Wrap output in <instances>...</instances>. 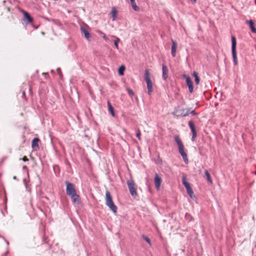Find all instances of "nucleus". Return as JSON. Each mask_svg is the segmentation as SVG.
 <instances>
[{"instance_id": "f257e3e1", "label": "nucleus", "mask_w": 256, "mask_h": 256, "mask_svg": "<svg viewBox=\"0 0 256 256\" xmlns=\"http://www.w3.org/2000/svg\"><path fill=\"white\" fill-rule=\"evenodd\" d=\"M174 140L176 142L178 148V151L180 155L182 156L183 160L186 164H188V160L187 156L186 153L184 152V148L182 142L181 140L179 138L178 136H176L174 137Z\"/></svg>"}, {"instance_id": "f03ea898", "label": "nucleus", "mask_w": 256, "mask_h": 256, "mask_svg": "<svg viewBox=\"0 0 256 256\" xmlns=\"http://www.w3.org/2000/svg\"><path fill=\"white\" fill-rule=\"evenodd\" d=\"M106 206L112 210L113 212H116L117 207L114 204L112 201V197L110 192L108 190H106Z\"/></svg>"}, {"instance_id": "7ed1b4c3", "label": "nucleus", "mask_w": 256, "mask_h": 256, "mask_svg": "<svg viewBox=\"0 0 256 256\" xmlns=\"http://www.w3.org/2000/svg\"><path fill=\"white\" fill-rule=\"evenodd\" d=\"M232 54L233 57L234 62L235 66L238 64V60L236 57V39L234 36H232Z\"/></svg>"}, {"instance_id": "20e7f679", "label": "nucleus", "mask_w": 256, "mask_h": 256, "mask_svg": "<svg viewBox=\"0 0 256 256\" xmlns=\"http://www.w3.org/2000/svg\"><path fill=\"white\" fill-rule=\"evenodd\" d=\"M127 184L131 195L134 197L136 196H137L136 188L134 181L132 180H128Z\"/></svg>"}, {"instance_id": "39448f33", "label": "nucleus", "mask_w": 256, "mask_h": 256, "mask_svg": "<svg viewBox=\"0 0 256 256\" xmlns=\"http://www.w3.org/2000/svg\"><path fill=\"white\" fill-rule=\"evenodd\" d=\"M182 184L184 186L188 194L190 196L191 198L194 197V192L192 188L190 187V184L187 182L186 176H182Z\"/></svg>"}, {"instance_id": "423d86ee", "label": "nucleus", "mask_w": 256, "mask_h": 256, "mask_svg": "<svg viewBox=\"0 0 256 256\" xmlns=\"http://www.w3.org/2000/svg\"><path fill=\"white\" fill-rule=\"evenodd\" d=\"M66 193L68 196H70L76 192V190L74 188V186L72 183L66 181Z\"/></svg>"}, {"instance_id": "0eeeda50", "label": "nucleus", "mask_w": 256, "mask_h": 256, "mask_svg": "<svg viewBox=\"0 0 256 256\" xmlns=\"http://www.w3.org/2000/svg\"><path fill=\"white\" fill-rule=\"evenodd\" d=\"M188 126L191 130L192 132V142L195 140V139L196 137L197 133L195 125L192 121H189L188 122Z\"/></svg>"}, {"instance_id": "6e6552de", "label": "nucleus", "mask_w": 256, "mask_h": 256, "mask_svg": "<svg viewBox=\"0 0 256 256\" xmlns=\"http://www.w3.org/2000/svg\"><path fill=\"white\" fill-rule=\"evenodd\" d=\"M183 77L186 79V83L187 86L188 87V90L190 93H192L193 92V84L190 78V77L186 74H184Z\"/></svg>"}, {"instance_id": "1a4fd4ad", "label": "nucleus", "mask_w": 256, "mask_h": 256, "mask_svg": "<svg viewBox=\"0 0 256 256\" xmlns=\"http://www.w3.org/2000/svg\"><path fill=\"white\" fill-rule=\"evenodd\" d=\"M172 50H171V54L172 56L174 58L176 56V49L178 47V44L174 40H172Z\"/></svg>"}, {"instance_id": "9d476101", "label": "nucleus", "mask_w": 256, "mask_h": 256, "mask_svg": "<svg viewBox=\"0 0 256 256\" xmlns=\"http://www.w3.org/2000/svg\"><path fill=\"white\" fill-rule=\"evenodd\" d=\"M39 142L40 139L38 138H35L33 139L32 144V147L34 150H39V146L38 144Z\"/></svg>"}, {"instance_id": "9b49d317", "label": "nucleus", "mask_w": 256, "mask_h": 256, "mask_svg": "<svg viewBox=\"0 0 256 256\" xmlns=\"http://www.w3.org/2000/svg\"><path fill=\"white\" fill-rule=\"evenodd\" d=\"M154 182L156 189L159 190L162 183V178L158 174L155 176Z\"/></svg>"}, {"instance_id": "f8f14e48", "label": "nucleus", "mask_w": 256, "mask_h": 256, "mask_svg": "<svg viewBox=\"0 0 256 256\" xmlns=\"http://www.w3.org/2000/svg\"><path fill=\"white\" fill-rule=\"evenodd\" d=\"M22 12L24 14V20H26L28 23H32L33 22V21H34L33 18L32 17H31V16L30 15V14L28 12H26L24 10H23Z\"/></svg>"}, {"instance_id": "ddd939ff", "label": "nucleus", "mask_w": 256, "mask_h": 256, "mask_svg": "<svg viewBox=\"0 0 256 256\" xmlns=\"http://www.w3.org/2000/svg\"><path fill=\"white\" fill-rule=\"evenodd\" d=\"M246 23L249 25L250 28L253 33L256 34V28L255 27V24L252 20H246Z\"/></svg>"}, {"instance_id": "4468645a", "label": "nucleus", "mask_w": 256, "mask_h": 256, "mask_svg": "<svg viewBox=\"0 0 256 256\" xmlns=\"http://www.w3.org/2000/svg\"><path fill=\"white\" fill-rule=\"evenodd\" d=\"M162 78L164 80H166L168 77V68L164 64H162Z\"/></svg>"}, {"instance_id": "2eb2a0df", "label": "nucleus", "mask_w": 256, "mask_h": 256, "mask_svg": "<svg viewBox=\"0 0 256 256\" xmlns=\"http://www.w3.org/2000/svg\"><path fill=\"white\" fill-rule=\"evenodd\" d=\"M147 85V88L148 90V94L150 95L152 92H153L152 88V82L150 80H148L146 81Z\"/></svg>"}, {"instance_id": "dca6fc26", "label": "nucleus", "mask_w": 256, "mask_h": 256, "mask_svg": "<svg viewBox=\"0 0 256 256\" xmlns=\"http://www.w3.org/2000/svg\"><path fill=\"white\" fill-rule=\"evenodd\" d=\"M72 200L74 203H78L80 200V196L76 194V192L70 196Z\"/></svg>"}, {"instance_id": "f3484780", "label": "nucleus", "mask_w": 256, "mask_h": 256, "mask_svg": "<svg viewBox=\"0 0 256 256\" xmlns=\"http://www.w3.org/2000/svg\"><path fill=\"white\" fill-rule=\"evenodd\" d=\"M81 31L84 35V37L88 40H90V38H91V35L90 32L84 28H81Z\"/></svg>"}, {"instance_id": "a211bd4d", "label": "nucleus", "mask_w": 256, "mask_h": 256, "mask_svg": "<svg viewBox=\"0 0 256 256\" xmlns=\"http://www.w3.org/2000/svg\"><path fill=\"white\" fill-rule=\"evenodd\" d=\"M118 12L115 8H112L111 11L112 20H115L116 18Z\"/></svg>"}, {"instance_id": "6ab92c4d", "label": "nucleus", "mask_w": 256, "mask_h": 256, "mask_svg": "<svg viewBox=\"0 0 256 256\" xmlns=\"http://www.w3.org/2000/svg\"><path fill=\"white\" fill-rule=\"evenodd\" d=\"M144 80L146 81V80H150V70H148V69H146L144 71Z\"/></svg>"}, {"instance_id": "aec40b11", "label": "nucleus", "mask_w": 256, "mask_h": 256, "mask_svg": "<svg viewBox=\"0 0 256 256\" xmlns=\"http://www.w3.org/2000/svg\"><path fill=\"white\" fill-rule=\"evenodd\" d=\"M130 3L132 8L135 11H139L140 8L138 6H136L135 0H130Z\"/></svg>"}, {"instance_id": "412c9836", "label": "nucleus", "mask_w": 256, "mask_h": 256, "mask_svg": "<svg viewBox=\"0 0 256 256\" xmlns=\"http://www.w3.org/2000/svg\"><path fill=\"white\" fill-rule=\"evenodd\" d=\"M204 174H205V175H206V179H207L208 181L210 184H212V179L211 178L210 175V173L208 172L207 170H206L204 171Z\"/></svg>"}, {"instance_id": "4be33fe9", "label": "nucleus", "mask_w": 256, "mask_h": 256, "mask_svg": "<svg viewBox=\"0 0 256 256\" xmlns=\"http://www.w3.org/2000/svg\"><path fill=\"white\" fill-rule=\"evenodd\" d=\"M192 76H193L194 77V78H195L194 80H195V82H196V84H199L200 80V78H199V77H198V72H193V74H192Z\"/></svg>"}, {"instance_id": "5701e85b", "label": "nucleus", "mask_w": 256, "mask_h": 256, "mask_svg": "<svg viewBox=\"0 0 256 256\" xmlns=\"http://www.w3.org/2000/svg\"><path fill=\"white\" fill-rule=\"evenodd\" d=\"M108 109L109 112H110L112 116H114V108H112V106L111 105L110 102L108 101Z\"/></svg>"}, {"instance_id": "b1692460", "label": "nucleus", "mask_w": 256, "mask_h": 256, "mask_svg": "<svg viewBox=\"0 0 256 256\" xmlns=\"http://www.w3.org/2000/svg\"><path fill=\"white\" fill-rule=\"evenodd\" d=\"M126 68L124 66H121L119 68L118 70V74L120 76H123L124 74V71L125 70Z\"/></svg>"}, {"instance_id": "393cba45", "label": "nucleus", "mask_w": 256, "mask_h": 256, "mask_svg": "<svg viewBox=\"0 0 256 256\" xmlns=\"http://www.w3.org/2000/svg\"><path fill=\"white\" fill-rule=\"evenodd\" d=\"M127 91L130 97L132 98L134 96V92L130 88H127Z\"/></svg>"}, {"instance_id": "a878e982", "label": "nucleus", "mask_w": 256, "mask_h": 256, "mask_svg": "<svg viewBox=\"0 0 256 256\" xmlns=\"http://www.w3.org/2000/svg\"><path fill=\"white\" fill-rule=\"evenodd\" d=\"M98 32L102 37V38L105 40H106V41L108 40V39L107 37L106 36V34L104 32H102L100 31V30L98 31Z\"/></svg>"}, {"instance_id": "bb28decb", "label": "nucleus", "mask_w": 256, "mask_h": 256, "mask_svg": "<svg viewBox=\"0 0 256 256\" xmlns=\"http://www.w3.org/2000/svg\"><path fill=\"white\" fill-rule=\"evenodd\" d=\"M120 40L118 38H116V40L114 42V46L116 49H118V42H120Z\"/></svg>"}, {"instance_id": "cd10ccee", "label": "nucleus", "mask_w": 256, "mask_h": 256, "mask_svg": "<svg viewBox=\"0 0 256 256\" xmlns=\"http://www.w3.org/2000/svg\"><path fill=\"white\" fill-rule=\"evenodd\" d=\"M140 134H141L140 130L138 129L136 130V136L138 138L139 140H141Z\"/></svg>"}, {"instance_id": "c85d7f7f", "label": "nucleus", "mask_w": 256, "mask_h": 256, "mask_svg": "<svg viewBox=\"0 0 256 256\" xmlns=\"http://www.w3.org/2000/svg\"><path fill=\"white\" fill-rule=\"evenodd\" d=\"M142 238L147 242H148L150 245V240L148 236H143Z\"/></svg>"}, {"instance_id": "c756f323", "label": "nucleus", "mask_w": 256, "mask_h": 256, "mask_svg": "<svg viewBox=\"0 0 256 256\" xmlns=\"http://www.w3.org/2000/svg\"><path fill=\"white\" fill-rule=\"evenodd\" d=\"M22 160L24 162H28V159L26 158V156H24Z\"/></svg>"}, {"instance_id": "7c9ffc66", "label": "nucleus", "mask_w": 256, "mask_h": 256, "mask_svg": "<svg viewBox=\"0 0 256 256\" xmlns=\"http://www.w3.org/2000/svg\"><path fill=\"white\" fill-rule=\"evenodd\" d=\"M190 0V1L192 2V4H196V1H197V0Z\"/></svg>"}, {"instance_id": "2f4dec72", "label": "nucleus", "mask_w": 256, "mask_h": 256, "mask_svg": "<svg viewBox=\"0 0 256 256\" xmlns=\"http://www.w3.org/2000/svg\"><path fill=\"white\" fill-rule=\"evenodd\" d=\"M189 113L188 112H186L185 114H184L182 115V116H188V115Z\"/></svg>"}, {"instance_id": "473e14b6", "label": "nucleus", "mask_w": 256, "mask_h": 256, "mask_svg": "<svg viewBox=\"0 0 256 256\" xmlns=\"http://www.w3.org/2000/svg\"><path fill=\"white\" fill-rule=\"evenodd\" d=\"M190 114H194V115L196 114V113L195 112L194 110H192V111L190 112Z\"/></svg>"}, {"instance_id": "72a5a7b5", "label": "nucleus", "mask_w": 256, "mask_h": 256, "mask_svg": "<svg viewBox=\"0 0 256 256\" xmlns=\"http://www.w3.org/2000/svg\"><path fill=\"white\" fill-rule=\"evenodd\" d=\"M22 168L23 170H26L28 168L26 166H24L22 167Z\"/></svg>"}, {"instance_id": "f704fd0d", "label": "nucleus", "mask_w": 256, "mask_h": 256, "mask_svg": "<svg viewBox=\"0 0 256 256\" xmlns=\"http://www.w3.org/2000/svg\"><path fill=\"white\" fill-rule=\"evenodd\" d=\"M22 96H26V95H25V92H22Z\"/></svg>"}, {"instance_id": "c9c22d12", "label": "nucleus", "mask_w": 256, "mask_h": 256, "mask_svg": "<svg viewBox=\"0 0 256 256\" xmlns=\"http://www.w3.org/2000/svg\"><path fill=\"white\" fill-rule=\"evenodd\" d=\"M7 10H8V12H10V8H7Z\"/></svg>"}]
</instances>
